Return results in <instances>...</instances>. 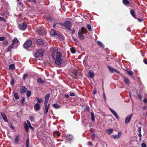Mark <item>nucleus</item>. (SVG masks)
Wrapping results in <instances>:
<instances>
[{
    "instance_id": "nucleus-1",
    "label": "nucleus",
    "mask_w": 147,
    "mask_h": 147,
    "mask_svg": "<svg viewBox=\"0 0 147 147\" xmlns=\"http://www.w3.org/2000/svg\"><path fill=\"white\" fill-rule=\"evenodd\" d=\"M53 53L52 54V56L54 57L55 55L56 57L55 63L57 65H60L62 62L61 54L58 51V47H55L53 48Z\"/></svg>"
},
{
    "instance_id": "nucleus-2",
    "label": "nucleus",
    "mask_w": 147,
    "mask_h": 147,
    "mask_svg": "<svg viewBox=\"0 0 147 147\" xmlns=\"http://www.w3.org/2000/svg\"><path fill=\"white\" fill-rule=\"evenodd\" d=\"M86 29L84 27H82L80 29L78 33V35L80 39L81 40L84 39V37L83 34L86 33Z\"/></svg>"
},
{
    "instance_id": "nucleus-3",
    "label": "nucleus",
    "mask_w": 147,
    "mask_h": 147,
    "mask_svg": "<svg viewBox=\"0 0 147 147\" xmlns=\"http://www.w3.org/2000/svg\"><path fill=\"white\" fill-rule=\"evenodd\" d=\"M44 52L43 49H39L38 50L36 53H35L34 56L36 57H41L43 56V53Z\"/></svg>"
},
{
    "instance_id": "nucleus-4",
    "label": "nucleus",
    "mask_w": 147,
    "mask_h": 147,
    "mask_svg": "<svg viewBox=\"0 0 147 147\" xmlns=\"http://www.w3.org/2000/svg\"><path fill=\"white\" fill-rule=\"evenodd\" d=\"M27 27V25L26 23L23 22L19 24V28L21 30H25Z\"/></svg>"
},
{
    "instance_id": "nucleus-5",
    "label": "nucleus",
    "mask_w": 147,
    "mask_h": 147,
    "mask_svg": "<svg viewBox=\"0 0 147 147\" xmlns=\"http://www.w3.org/2000/svg\"><path fill=\"white\" fill-rule=\"evenodd\" d=\"M32 41L30 40H28L24 44V47L25 49H27L30 47L32 45Z\"/></svg>"
},
{
    "instance_id": "nucleus-6",
    "label": "nucleus",
    "mask_w": 147,
    "mask_h": 147,
    "mask_svg": "<svg viewBox=\"0 0 147 147\" xmlns=\"http://www.w3.org/2000/svg\"><path fill=\"white\" fill-rule=\"evenodd\" d=\"M64 26L69 30L71 31V30L70 28V27L71 26V23L70 22L66 21L64 23Z\"/></svg>"
},
{
    "instance_id": "nucleus-7",
    "label": "nucleus",
    "mask_w": 147,
    "mask_h": 147,
    "mask_svg": "<svg viewBox=\"0 0 147 147\" xmlns=\"http://www.w3.org/2000/svg\"><path fill=\"white\" fill-rule=\"evenodd\" d=\"M107 68L109 69V71L112 73H113L114 72H115L118 74H119V71L117 70L116 69L113 68L112 67H111L110 66L108 65L107 66Z\"/></svg>"
},
{
    "instance_id": "nucleus-8",
    "label": "nucleus",
    "mask_w": 147,
    "mask_h": 147,
    "mask_svg": "<svg viewBox=\"0 0 147 147\" xmlns=\"http://www.w3.org/2000/svg\"><path fill=\"white\" fill-rule=\"evenodd\" d=\"M34 110L36 111H38L40 109V105L38 103L36 104L34 106Z\"/></svg>"
},
{
    "instance_id": "nucleus-9",
    "label": "nucleus",
    "mask_w": 147,
    "mask_h": 147,
    "mask_svg": "<svg viewBox=\"0 0 147 147\" xmlns=\"http://www.w3.org/2000/svg\"><path fill=\"white\" fill-rule=\"evenodd\" d=\"M132 116V114L128 115L126 117L125 119V123L127 124L129 122Z\"/></svg>"
},
{
    "instance_id": "nucleus-10",
    "label": "nucleus",
    "mask_w": 147,
    "mask_h": 147,
    "mask_svg": "<svg viewBox=\"0 0 147 147\" xmlns=\"http://www.w3.org/2000/svg\"><path fill=\"white\" fill-rule=\"evenodd\" d=\"M121 135V132H118V134H117L113 135L112 136V137L114 139H115L116 138L118 139L120 137Z\"/></svg>"
},
{
    "instance_id": "nucleus-11",
    "label": "nucleus",
    "mask_w": 147,
    "mask_h": 147,
    "mask_svg": "<svg viewBox=\"0 0 147 147\" xmlns=\"http://www.w3.org/2000/svg\"><path fill=\"white\" fill-rule=\"evenodd\" d=\"M1 116H2L4 120V121L6 122H8V120L7 119V117L5 114V113L3 112H1Z\"/></svg>"
},
{
    "instance_id": "nucleus-12",
    "label": "nucleus",
    "mask_w": 147,
    "mask_h": 147,
    "mask_svg": "<svg viewBox=\"0 0 147 147\" xmlns=\"http://www.w3.org/2000/svg\"><path fill=\"white\" fill-rule=\"evenodd\" d=\"M109 109L110 111L113 114L116 118L117 119H118L119 118L116 112L111 108H110Z\"/></svg>"
},
{
    "instance_id": "nucleus-13",
    "label": "nucleus",
    "mask_w": 147,
    "mask_h": 147,
    "mask_svg": "<svg viewBox=\"0 0 147 147\" xmlns=\"http://www.w3.org/2000/svg\"><path fill=\"white\" fill-rule=\"evenodd\" d=\"M27 90V88L24 86L22 87L20 90V93L22 94L26 92Z\"/></svg>"
},
{
    "instance_id": "nucleus-14",
    "label": "nucleus",
    "mask_w": 147,
    "mask_h": 147,
    "mask_svg": "<svg viewBox=\"0 0 147 147\" xmlns=\"http://www.w3.org/2000/svg\"><path fill=\"white\" fill-rule=\"evenodd\" d=\"M51 35L53 37L55 36V34L56 33L55 30L54 29H52L50 32Z\"/></svg>"
},
{
    "instance_id": "nucleus-15",
    "label": "nucleus",
    "mask_w": 147,
    "mask_h": 147,
    "mask_svg": "<svg viewBox=\"0 0 147 147\" xmlns=\"http://www.w3.org/2000/svg\"><path fill=\"white\" fill-rule=\"evenodd\" d=\"M20 141L19 137L18 136H16L15 137V139L14 140V141L15 144H17L18 143V142Z\"/></svg>"
},
{
    "instance_id": "nucleus-16",
    "label": "nucleus",
    "mask_w": 147,
    "mask_h": 147,
    "mask_svg": "<svg viewBox=\"0 0 147 147\" xmlns=\"http://www.w3.org/2000/svg\"><path fill=\"white\" fill-rule=\"evenodd\" d=\"M18 40L16 38H15L12 41V45H14L16 43H18Z\"/></svg>"
},
{
    "instance_id": "nucleus-17",
    "label": "nucleus",
    "mask_w": 147,
    "mask_h": 147,
    "mask_svg": "<svg viewBox=\"0 0 147 147\" xmlns=\"http://www.w3.org/2000/svg\"><path fill=\"white\" fill-rule=\"evenodd\" d=\"M92 130H90L91 133L92 134V135L91 136V138L92 140H94L95 138V135L94 134L93 131H92Z\"/></svg>"
},
{
    "instance_id": "nucleus-18",
    "label": "nucleus",
    "mask_w": 147,
    "mask_h": 147,
    "mask_svg": "<svg viewBox=\"0 0 147 147\" xmlns=\"http://www.w3.org/2000/svg\"><path fill=\"white\" fill-rule=\"evenodd\" d=\"M9 68L11 70L15 69V66L13 64H12L9 66Z\"/></svg>"
},
{
    "instance_id": "nucleus-19",
    "label": "nucleus",
    "mask_w": 147,
    "mask_h": 147,
    "mask_svg": "<svg viewBox=\"0 0 147 147\" xmlns=\"http://www.w3.org/2000/svg\"><path fill=\"white\" fill-rule=\"evenodd\" d=\"M88 74L90 78H92L94 75V73L93 72L90 71L88 73Z\"/></svg>"
},
{
    "instance_id": "nucleus-20",
    "label": "nucleus",
    "mask_w": 147,
    "mask_h": 147,
    "mask_svg": "<svg viewBox=\"0 0 147 147\" xmlns=\"http://www.w3.org/2000/svg\"><path fill=\"white\" fill-rule=\"evenodd\" d=\"M68 141H71L73 139V136L72 135H69L66 137Z\"/></svg>"
},
{
    "instance_id": "nucleus-21",
    "label": "nucleus",
    "mask_w": 147,
    "mask_h": 147,
    "mask_svg": "<svg viewBox=\"0 0 147 147\" xmlns=\"http://www.w3.org/2000/svg\"><path fill=\"white\" fill-rule=\"evenodd\" d=\"M130 13L131 15L134 18H136V16L135 14V12L132 9H131L130 11Z\"/></svg>"
},
{
    "instance_id": "nucleus-22",
    "label": "nucleus",
    "mask_w": 147,
    "mask_h": 147,
    "mask_svg": "<svg viewBox=\"0 0 147 147\" xmlns=\"http://www.w3.org/2000/svg\"><path fill=\"white\" fill-rule=\"evenodd\" d=\"M37 82L38 83H45V82L44 81L42 80L41 78H38L37 80Z\"/></svg>"
},
{
    "instance_id": "nucleus-23",
    "label": "nucleus",
    "mask_w": 147,
    "mask_h": 147,
    "mask_svg": "<svg viewBox=\"0 0 147 147\" xmlns=\"http://www.w3.org/2000/svg\"><path fill=\"white\" fill-rule=\"evenodd\" d=\"M12 44L10 45L8 47V49H7V51H10L13 48L12 45Z\"/></svg>"
},
{
    "instance_id": "nucleus-24",
    "label": "nucleus",
    "mask_w": 147,
    "mask_h": 147,
    "mask_svg": "<svg viewBox=\"0 0 147 147\" xmlns=\"http://www.w3.org/2000/svg\"><path fill=\"white\" fill-rule=\"evenodd\" d=\"M37 41L38 43L40 45H42L44 43L43 41L42 40L41 38L38 39L37 40Z\"/></svg>"
},
{
    "instance_id": "nucleus-25",
    "label": "nucleus",
    "mask_w": 147,
    "mask_h": 147,
    "mask_svg": "<svg viewBox=\"0 0 147 147\" xmlns=\"http://www.w3.org/2000/svg\"><path fill=\"white\" fill-rule=\"evenodd\" d=\"M53 107L55 109H59L60 108V106L57 104H54L53 105Z\"/></svg>"
},
{
    "instance_id": "nucleus-26",
    "label": "nucleus",
    "mask_w": 147,
    "mask_h": 147,
    "mask_svg": "<svg viewBox=\"0 0 147 147\" xmlns=\"http://www.w3.org/2000/svg\"><path fill=\"white\" fill-rule=\"evenodd\" d=\"M113 130L112 129H108L106 130V131L107 132L108 134H110L112 133L113 132Z\"/></svg>"
},
{
    "instance_id": "nucleus-27",
    "label": "nucleus",
    "mask_w": 147,
    "mask_h": 147,
    "mask_svg": "<svg viewBox=\"0 0 147 147\" xmlns=\"http://www.w3.org/2000/svg\"><path fill=\"white\" fill-rule=\"evenodd\" d=\"M14 96L15 98L16 99H18L19 98V96L18 93H15L14 94Z\"/></svg>"
},
{
    "instance_id": "nucleus-28",
    "label": "nucleus",
    "mask_w": 147,
    "mask_h": 147,
    "mask_svg": "<svg viewBox=\"0 0 147 147\" xmlns=\"http://www.w3.org/2000/svg\"><path fill=\"white\" fill-rule=\"evenodd\" d=\"M124 81L126 84H129V80L127 78H124Z\"/></svg>"
},
{
    "instance_id": "nucleus-29",
    "label": "nucleus",
    "mask_w": 147,
    "mask_h": 147,
    "mask_svg": "<svg viewBox=\"0 0 147 147\" xmlns=\"http://www.w3.org/2000/svg\"><path fill=\"white\" fill-rule=\"evenodd\" d=\"M127 74L129 76H131L133 75V73L132 71L131 70H130L129 71H127Z\"/></svg>"
},
{
    "instance_id": "nucleus-30",
    "label": "nucleus",
    "mask_w": 147,
    "mask_h": 147,
    "mask_svg": "<svg viewBox=\"0 0 147 147\" xmlns=\"http://www.w3.org/2000/svg\"><path fill=\"white\" fill-rule=\"evenodd\" d=\"M91 120L92 121H94L95 119V117L94 114L93 113L91 112Z\"/></svg>"
},
{
    "instance_id": "nucleus-31",
    "label": "nucleus",
    "mask_w": 147,
    "mask_h": 147,
    "mask_svg": "<svg viewBox=\"0 0 147 147\" xmlns=\"http://www.w3.org/2000/svg\"><path fill=\"white\" fill-rule=\"evenodd\" d=\"M87 27L89 31H92V28L90 25L88 24H87Z\"/></svg>"
},
{
    "instance_id": "nucleus-32",
    "label": "nucleus",
    "mask_w": 147,
    "mask_h": 147,
    "mask_svg": "<svg viewBox=\"0 0 147 147\" xmlns=\"http://www.w3.org/2000/svg\"><path fill=\"white\" fill-rule=\"evenodd\" d=\"M36 98L37 100V102L38 103H40L42 102L43 100L42 99L38 98V97H36Z\"/></svg>"
},
{
    "instance_id": "nucleus-33",
    "label": "nucleus",
    "mask_w": 147,
    "mask_h": 147,
    "mask_svg": "<svg viewBox=\"0 0 147 147\" xmlns=\"http://www.w3.org/2000/svg\"><path fill=\"white\" fill-rule=\"evenodd\" d=\"M26 95L27 96L30 97L31 94V92L29 90L27 91L26 92Z\"/></svg>"
},
{
    "instance_id": "nucleus-34",
    "label": "nucleus",
    "mask_w": 147,
    "mask_h": 147,
    "mask_svg": "<svg viewBox=\"0 0 147 147\" xmlns=\"http://www.w3.org/2000/svg\"><path fill=\"white\" fill-rule=\"evenodd\" d=\"M50 96V94H47L45 96V99L49 100Z\"/></svg>"
},
{
    "instance_id": "nucleus-35",
    "label": "nucleus",
    "mask_w": 147,
    "mask_h": 147,
    "mask_svg": "<svg viewBox=\"0 0 147 147\" xmlns=\"http://www.w3.org/2000/svg\"><path fill=\"white\" fill-rule=\"evenodd\" d=\"M70 50L71 53L73 54H74L76 53V51L74 49V48H71Z\"/></svg>"
},
{
    "instance_id": "nucleus-36",
    "label": "nucleus",
    "mask_w": 147,
    "mask_h": 147,
    "mask_svg": "<svg viewBox=\"0 0 147 147\" xmlns=\"http://www.w3.org/2000/svg\"><path fill=\"white\" fill-rule=\"evenodd\" d=\"M53 134L55 136H59L60 135V134L57 131H55L53 133Z\"/></svg>"
},
{
    "instance_id": "nucleus-37",
    "label": "nucleus",
    "mask_w": 147,
    "mask_h": 147,
    "mask_svg": "<svg viewBox=\"0 0 147 147\" xmlns=\"http://www.w3.org/2000/svg\"><path fill=\"white\" fill-rule=\"evenodd\" d=\"M123 3L125 5H127L129 3V1L127 0H123Z\"/></svg>"
},
{
    "instance_id": "nucleus-38",
    "label": "nucleus",
    "mask_w": 147,
    "mask_h": 147,
    "mask_svg": "<svg viewBox=\"0 0 147 147\" xmlns=\"http://www.w3.org/2000/svg\"><path fill=\"white\" fill-rule=\"evenodd\" d=\"M28 77V76L27 74H24L23 76V79L24 80H25L26 78Z\"/></svg>"
},
{
    "instance_id": "nucleus-39",
    "label": "nucleus",
    "mask_w": 147,
    "mask_h": 147,
    "mask_svg": "<svg viewBox=\"0 0 147 147\" xmlns=\"http://www.w3.org/2000/svg\"><path fill=\"white\" fill-rule=\"evenodd\" d=\"M24 127L27 131L29 129L28 126L26 124H25L24 125Z\"/></svg>"
},
{
    "instance_id": "nucleus-40",
    "label": "nucleus",
    "mask_w": 147,
    "mask_h": 147,
    "mask_svg": "<svg viewBox=\"0 0 147 147\" xmlns=\"http://www.w3.org/2000/svg\"><path fill=\"white\" fill-rule=\"evenodd\" d=\"M98 44L100 45V46L102 48L104 47V46L103 45V44L100 41H98Z\"/></svg>"
},
{
    "instance_id": "nucleus-41",
    "label": "nucleus",
    "mask_w": 147,
    "mask_h": 147,
    "mask_svg": "<svg viewBox=\"0 0 147 147\" xmlns=\"http://www.w3.org/2000/svg\"><path fill=\"white\" fill-rule=\"evenodd\" d=\"M3 44L4 45H6L8 43V41L7 40H5L4 41H3Z\"/></svg>"
},
{
    "instance_id": "nucleus-42",
    "label": "nucleus",
    "mask_w": 147,
    "mask_h": 147,
    "mask_svg": "<svg viewBox=\"0 0 147 147\" xmlns=\"http://www.w3.org/2000/svg\"><path fill=\"white\" fill-rule=\"evenodd\" d=\"M29 143V140L28 138L26 141V147H28Z\"/></svg>"
},
{
    "instance_id": "nucleus-43",
    "label": "nucleus",
    "mask_w": 147,
    "mask_h": 147,
    "mask_svg": "<svg viewBox=\"0 0 147 147\" xmlns=\"http://www.w3.org/2000/svg\"><path fill=\"white\" fill-rule=\"evenodd\" d=\"M61 35L59 34H55V36L57 38L58 37H61Z\"/></svg>"
},
{
    "instance_id": "nucleus-44",
    "label": "nucleus",
    "mask_w": 147,
    "mask_h": 147,
    "mask_svg": "<svg viewBox=\"0 0 147 147\" xmlns=\"http://www.w3.org/2000/svg\"><path fill=\"white\" fill-rule=\"evenodd\" d=\"M44 105L45 109L49 108L50 107V104H48V105Z\"/></svg>"
},
{
    "instance_id": "nucleus-45",
    "label": "nucleus",
    "mask_w": 147,
    "mask_h": 147,
    "mask_svg": "<svg viewBox=\"0 0 147 147\" xmlns=\"http://www.w3.org/2000/svg\"><path fill=\"white\" fill-rule=\"evenodd\" d=\"M25 98L24 97H23L22 98L21 102L22 104H23L25 101Z\"/></svg>"
},
{
    "instance_id": "nucleus-46",
    "label": "nucleus",
    "mask_w": 147,
    "mask_h": 147,
    "mask_svg": "<svg viewBox=\"0 0 147 147\" xmlns=\"http://www.w3.org/2000/svg\"><path fill=\"white\" fill-rule=\"evenodd\" d=\"M14 82V79H12L10 81V84L11 85H13V84Z\"/></svg>"
},
{
    "instance_id": "nucleus-47",
    "label": "nucleus",
    "mask_w": 147,
    "mask_h": 147,
    "mask_svg": "<svg viewBox=\"0 0 147 147\" xmlns=\"http://www.w3.org/2000/svg\"><path fill=\"white\" fill-rule=\"evenodd\" d=\"M69 95L71 96H76V94L74 92H71L69 94Z\"/></svg>"
},
{
    "instance_id": "nucleus-48",
    "label": "nucleus",
    "mask_w": 147,
    "mask_h": 147,
    "mask_svg": "<svg viewBox=\"0 0 147 147\" xmlns=\"http://www.w3.org/2000/svg\"><path fill=\"white\" fill-rule=\"evenodd\" d=\"M5 37H0V41H3L5 40Z\"/></svg>"
},
{
    "instance_id": "nucleus-49",
    "label": "nucleus",
    "mask_w": 147,
    "mask_h": 147,
    "mask_svg": "<svg viewBox=\"0 0 147 147\" xmlns=\"http://www.w3.org/2000/svg\"><path fill=\"white\" fill-rule=\"evenodd\" d=\"M38 33L40 35H42V34H43L42 30H38Z\"/></svg>"
},
{
    "instance_id": "nucleus-50",
    "label": "nucleus",
    "mask_w": 147,
    "mask_h": 147,
    "mask_svg": "<svg viewBox=\"0 0 147 147\" xmlns=\"http://www.w3.org/2000/svg\"><path fill=\"white\" fill-rule=\"evenodd\" d=\"M0 20L3 21L4 22L6 21V20L3 17L0 16Z\"/></svg>"
},
{
    "instance_id": "nucleus-51",
    "label": "nucleus",
    "mask_w": 147,
    "mask_h": 147,
    "mask_svg": "<svg viewBox=\"0 0 147 147\" xmlns=\"http://www.w3.org/2000/svg\"><path fill=\"white\" fill-rule=\"evenodd\" d=\"M137 96H138V98H139V99L140 100V99L142 98V96L141 95H140V94H137Z\"/></svg>"
},
{
    "instance_id": "nucleus-52",
    "label": "nucleus",
    "mask_w": 147,
    "mask_h": 147,
    "mask_svg": "<svg viewBox=\"0 0 147 147\" xmlns=\"http://www.w3.org/2000/svg\"><path fill=\"white\" fill-rule=\"evenodd\" d=\"M28 1H30V2H32L34 3H36V1L35 0H27Z\"/></svg>"
},
{
    "instance_id": "nucleus-53",
    "label": "nucleus",
    "mask_w": 147,
    "mask_h": 147,
    "mask_svg": "<svg viewBox=\"0 0 147 147\" xmlns=\"http://www.w3.org/2000/svg\"><path fill=\"white\" fill-rule=\"evenodd\" d=\"M26 122L29 126H31V124L29 121H28V120H27L26 121Z\"/></svg>"
},
{
    "instance_id": "nucleus-54",
    "label": "nucleus",
    "mask_w": 147,
    "mask_h": 147,
    "mask_svg": "<svg viewBox=\"0 0 147 147\" xmlns=\"http://www.w3.org/2000/svg\"><path fill=\"white\" fill-rule=\"evenodd\" d=\"M58 25H60L61 26H63L64 25V23H62V22H59L58 23Z\"/></svg>"
},
{
    "instance_id": "nucleus-55",
    "label": "nucleus",
    "mask_w": 147,
    "mask_h": 147,
    "mask_svg": "<svg viewBox=\"0 0 147 147\" xmlns=\"http://www.w3.org/2000/svg\"><path fill=\"white\" fill-rule=\"evenodd\" d=\"M49 100H47L45 99V102H44V105H47L48 102V101Z\"/></svg>"
},
{
    "instance_id": "nucleus-56",
    "label": "nucleus",
    "mask_w": 147,
    "mask_h": 147,
    "mask_svg": "<svg viewBox=\"0 0 147 147\" xmlns=\"http://www.w3.org/2000/svg\"><path fill=\"white\" fill-rule=\"evenodd\" d=\"M49 109H45V111H44V113L45 114H47L48 112Z\"/></svg>"
},
{
    "instance_id": "nucleus-57",
    "label": "nucleus",
    "mask_w": 147,
    "mask_h": 147,
    "mask_svg": "<svg viewBox=\"0 0 147 147\" xmlns=\"http://www.w3.org/2000/svg\"><path fill=\"white\" fill-rule=\"evenodd\" d=\"M142 147H146V144L144 143H143L142 144Z\"/></svg>"
},
{
    "instance_id": "nucleus-58",
    "label": "nucleus",
    "mask_w": 147,
    "mask_h": 147,
    "mask_svg": "<svg viewBox=\"0 0 147 147\" xmlns=\"http://www.w3.org/2000/svg\"><path fill=\"white\" fill-rule=\"evenodd\" d=\"M143 102L144 103H147V98H145L144 99L143 101Z\"/></svg>"
},
{
    "instance_id": "nucleus-59",
    "label": "nucleus",
    "mask_w": 147,
    "mask_h": 147,
    "mask_svg": "<svg viewBox=\"0 0 147 147\" xmlns=\"http://www.w3.org/2000/svg\"><path fill=\"white\" fill-rule=\"evenodd\" d=\"M138 131L139 132H141V127H138Z\"/></svg>"
},
{
    "instance_id": "nucleus-60",
    "label": "nucleus",
    "mask_w": 147,
    "mask_h": 147,
    "mask_svg": "<svg viewBox=\"0 0 147 147\" xmlns=\"http://www.w3.org/2000/svg\"><path fill=\"white\" fill-rule=\"evenodd\" d=\"M143 61L145 64H147V59H144Z\"/></svg>"
},
{
    "instance_id": "nucleus-61",
    "label": "nucleus",
    "mask_w": 147,
    "mask_h": 147,
    "mask_svg": "<svg viewBox=\"0 0 147 147\" xmlns=\"http://www.w3.org/2000/svg\"><path fill=\"white\" fill-rule=\"evenodd\" d=\"M142 109L144 110H146V109L147 107L146 106H144L142 107Z\"/></svg>"
},
{
    "instance_id": "nucleus-62",
    "label": "nucleus",
    "mask_w": 147,
    "mask_h": 147,
    "mask_svg": "<svg viewBox=\"0 0 147 147\" xmlns=\"http://www.w3.org/2000/svg\"><path fill=\"white\" fill-rule=\"evenodd\" d=\"M57 25H58V23H56L53 25V26L54 28H55V27Z\"/></svg>"
},
{
    "instance_id": "nucleus-63",
    "label": "nucleus",
    "mask_w": 147,
    "mask_h": 147,
    "mask_svg": "<svg viewBox=\"0 0 147 147\" xmlns=\"http://www.w3.org/2000/svg\"><path fill=\"white\" fill-rule=\"evenodd\" d=\"M88 143L89 144L90 146H92L93 145V144L91 142H89Z\"/></svg>"
},
{
    "instance_id": "nucleus-64",
    "label": "nucleus",
    "mask_w": 147,
    "mask_h": 147,
    "mask_svg": "<svg viewBox=\"0 0 147 147\" xmlns=\"http://www.w3.org/2000/svg\"><path fill=\"white\" fill-rule=\"evenodd\" d=\"M142 136V135L141 134V132H139V134H138V136L140 137H141Z\"/></svg>"
}]
</instances>
